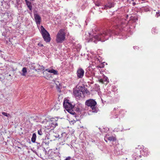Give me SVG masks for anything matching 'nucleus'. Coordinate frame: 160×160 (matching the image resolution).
<instances>
[{"label":"nucleus","mask_w":160,"mask_h":160,"mask_svg":"<svg viewBox=\"0 0 160 160\" xmlns=\"http://www.w3.org/2000/svg\"><path fill=\"white\" fill-rule=\"evenodd\" d=\"M44 120V122H47L48 123V125L46 126V127L48 129H53L56 126H58V123L56 122H52L53 120H51V121H48L47 119H45Z\"/></svg>","instance_id":"obj_8"},{"label":"nucleus","mask_w":160,"mask_h":160,"mask_svg":"<svg viewBox=\"0 0 160 160\" xmlns=\"http://www.w3.org/2000/svg\"><path fill=\"white\" fill-rule=\"evenodd\" d=\"M25 1L28 7L31 11V12H29V13L30 14H32V6L31 5V2L28 0H25Z\"/></svg>","instance_id":"obj_14"},{"label":"nucleus","mask_w":160,"mask_h":160,"mask_svg":"<svg viewBox=\"0 0 160 160\" xmlns=\"http://www.w3.org/2000/svg\"><path fill=\"white\" fill-rule=\"evenodd\" d=\"M46 78H47V79H50V78L48 77V76H47V77H45Z\"/></svg>","instance_id":"obj_43"},{"label":"nucleus","mask_w":160,"mask_h":160,"mask_svg":"<svg viewBox=\"0 0 160 160\" xmlns=\"http://www.w3.org/2000/svg\"><path fill=\"white\" fill-rule=\"evenodd\" d=\"M76 111L78 112H79L80 111V109L79 108H77L76 109Z\"/></svg>","instance_id":"obj_38"},{"label":"nucleus","mask_w":160,"mask_h":160,"mask_svg":"<svg viewBox=\"0 0 160 160\" xmlns=\"http://www.w3.org/2000/svg\"><path fill=\"white\" fill-rule=\"evenodd\" d=\"M99 11L100 12H102V11L101 10H99Z\"/></svg>","instance_id":"obj_47"},{"label":"nucleus","mask_w":160,"mask_h":160,"mask_svg":"<svg viewBox=\"0 0 160 160\" xmlns=\"http://www.w3.org/2000/svg\"><path fill=\"white\" fill-rule=\"evenodd\" d=\"M112 34H117L115 31L107 29L100 31L97 34L91 35L88 32L85 35V39L87 42H93L95 43L99 41L103 42L108 39Z\"/></svg>","instance_id":"obj_1"},{"label":"nucleus","mask_w":160,"mask_h":160,"mask_svg":"<svg viewBox=\"0 0 160 160\" xmlns=\"http://www.w3.org/2000/svg\"><path fill=\"white\" fill-rule=\"evenodd\" d=\"M71 158V157L69 156L67 157L64 160H70Z\"/></svg>","instance_id":"obj_36"},{"label":"nucleus","mask_w":160,"mask_h":160,"mask_svg":"<svg viewBox=\"0 0 160 160\" xmlns=\"http://www.w3.org/2000/svg\"><path fill=\"white\" fill-rule=\"evenodd\" d=\"M118 109V108H114V110L113 112H112V115H113V116L112 117V118H116L118 117V115L117 114H115V111Z\"/></svg>","instance_id":"obj_19"},{"label":"nucleus","mask_w":160,"mask_h":160,"mask_svg":"<svg viewBox=\"0 0 160 160\" xmlns=\"http://www.w3.org/2000/svg\"><path fill=\"white\" fill-rule=\"evenodd\" d=\"M2 113L4 116L7 117H8L9 116H10V114H9L7 113L4 112H2Z\"/></svg>","instance_id":"obj_30"},{"label":"nucleus","mask_w":160,"mask_h":160,"mask_svg":"<svg viewBox=\"0 0 160 160\" xmlns=\"http://www.w3.org/2000/svg\"><path fill=\"white\" fill-rule=\"evenodd\" d=\"M142 10L145 12H148L149 11V8L148 7H143L142 8Z\"/></svg>","instance_id":"obj_26"},{"label":"nucleus","mask_w":160,"mask_h":160,"mask_svg":"<svg viewBox=\"0 0 160 160\" xmlns=\"http://www.w3.org/2000/svg\"><path fill=\"white\" fill-rule=\"evenodd\" d=\"M55 84L56 85V88L58 92H60L61 91V90L62 88V86L61 84L58 82H56Z\"/></svg>","instance_id":"obj_17"},{"label":"nucleus","mask_w":160,"mask_h":160,"mask_svg":"<svg viewBox=\"0 0 160 160\" xmlns=\"http://www.w3.org/2000/svg\"><path fill=\"white\" fill-rule=\"evenodd\" d=\"M99 80L100 82L105 84H107L109 82L108 78L106 76H104L102 78H101Z\"/></svg>","instance_id":"obj_12"},{"label":"nucleus","mask_w":160,"mask_h":160,"mask_svg":"<svg viewBox=\"0 0 160 160\" xmlns=\"http://www.w3.org/2000/svg\"><path fill=\"white\" fill-rule=\"evenodd\" d=\"M49 70H50V69H46L45 70V71H44V72H43V73H44V74L45 73V71H48V72H49Z\"/></svg>","instance_id":"obj_37"},{"label":"nucleus","mask_w":160,"mask_h":160,"mask_svg":"<svg viewBox=\"0 0 160 160\" xmlns=\"http://www.w3.org/2000/svg\"><path fill=\"white\" fill-rule=\"evenodd\" d=\"M137 47H133V48L134 49H135V48H137Z\"/></svg>","instance_id":"obj_45"},{"label":"nucleus","mask_w":160,"mask_h":160,"mask_svg":"<svg viewBox=\"0 0 160 160\" xmlns=\"http://www.w3.org/2000/svg\"><path fill=\"white\" fill-rule=\"evenodd\" d=\"M133 160H142L140 159L142 157L141 155H138L136 154H133Z\"/></svg>","instance_id":"obj_15"},{"label":"nucleus","mask_w":160,"mask_h":160,"mask_svg":"<svg viewBox=\"0 0 160 160\" xmlns=\"http://www.w3.org/2000/svg\"><path fill=\"white\" fill-rule=\"evenodd\" d=\"M86 91V88L83 87L79 86L78 88L74 90L73 94L76 97H80L81 96L82 94H83Z\"/></svg>","instance_id":"obj_7"},{"label":"nucleus","mask_w":160,"mask_h":160,"mask_svg":"<svg viewBox=\"0 0 160 160\" xmlns=\"http://www.w3.org/2000/svg\"><path fill=\"white\" fill-rule=\"evenodd\" d=\"M130 2L132 3L133 6H134L136 4V3L134 2V0H131L130 1Z\"/></svg>","instance_id":"obj_32"},{"label":"nucleus","mask_w":160,"mask_h":160,"mask_svg":"<svg viewBox=\"0 0 160 160\" xmlns=\"http://www.w3.org/2000/svg\"><path fill=\"white\" fill-rule=\"evenodd\" d=\"M156 17H157V18H158V17L159 16H160V12L158 11V12H156Z\"/></svg>","instance_id":"obj_33"},{"label":"nucleus","mask_w":160,"mask_h":160,"mask_svg":"<svg viewBox=\"0 0 160 160\" xmlns=\"http://www.w3.org/2000/svg\"><path fill=\"white\" fill-rule=\"evenodd\" d=\"M2 74H0V81H2L3 80L2 79Z\"/></svg>","instance_id":"obj_34"},{"label":"nucleus","mask_w":160,"mask_h":160,"mask_svg":"<svg viewBox=\"0 0 160 160\" xmlns=\"http://www.w3.org/2000/svg\"><path fill=\"white\" fill-rule=\"evenodd\" d=\"M157 30L156 28H152V32L153 34H155L156 33H157Z\"/></svg>","instance_id":"obj_28"},{"label":"nucleus","mask_w":160,"mask_h":160,"mask_svg":"<svg viewBox=\"0 0 160 160\" xmlns=\"http://www.w3.org/2000/svg\"><path fill=\"white\" fill-rule=\"evenodd\" d=\"M37 148L38 149L41 147V145L40 143L36 142Z\"/></svg>","instance_id":"obj_31"},{"label":"nucleus","mask_w":160,"mask_h":160,"mask_svg":"<svg viewBox=\"0 0 160 160\" xmlns=\"http://www.w3.org/2000/svg\"><path fill=\"white\" fill-rule=\"evenodd\" d=\"M74 45L75 47L77 49L78 51L79 50L82 48V46L80 44H76L75 43Z\"/></svg>","instance_id":"obj_24"},{"label":"nucleus","mask_w":160,"mask_h":160,"mask_svg":"<svg viewBox=\"0 0 160 160\" xmlns=\"http://www.w3.org/2000/svg\"><path fill=\"white\" fill-rule=\"evenodd\" d=\"M49 72L51 73H52L54 75H57L58 74V71L56 70H55L53 69H50V70H49Z\"/></svg>","instance_id":"obj_22"},{"label":"nucleus","mask_w":160,"mask_h":160,"mask_svg":"<svg viewBox=\"0 0 160 160\" xmlns=\"http://www.w3.org/2000/svg\"><path fill=\"white\" fill-rule=\"evenodd\" d=\"M63 105L64 108L67 111L74 108V106L72 104L69 100L67 99L64 100Z\"/></svg>","instance_id":"obj_9"},{"label":"nucleus","mask_w":160,"mask_h":160,"mask_svg":"<svg viewBox=\"0 0 160 160\" xmlns=\"http://www.w3.org/2000/svg\"><path fill=\"white\" fill-rule=\"evenodd\" d=\"M33 152H34L37 155H38V154L37 153V152L36 151H33Z\"/></svg>","instance_id":"obj_42"},{"label":"nucleus","mask_w":160,"mask_h":160,"mask_svg":"<svg viewBox=\"0 0 160 160\" xmlns=\"http://www.w3.org/2000/svg\"><path fill=\"white\" fill-rule=\"evenodd\" d=\"M38 134L40 135H42L43 134V133L42 132V129H40L38 131Z\"/></svg>","instance_id":"obj_29"},{"label":"nucleus","mask_w":160,"mask_h":160,"mask_svg":"<svg viewBox=\"0 0 160 160\" xmlns=\"http://www.w3.org/2000/svg\"><path fill=\"white\" fill-rule=\"evenodd\" d=\"M40 32L46 42H49L50 41L51 38L50 34L42 26L40 27Z\"/></svg>","instance_id":"obj_5"},{"label":"nucleus","mask_w":160,"mask_h":160,"mask_svg":"<svg viewBox=\"0 0 160 160\" xmlns=\"http://www.w3.org/2000/svg\"><path fill=\"white\" fill-rule=\"evenodd\" d=\"M128 0V2H129V0Z\"/></svg>","instance_id":"obj_49"},{"label":"nucleus","mask_w":160,"mask_h":160,"mask_svg":"<svg viewBox=\"0 0 160 160\" xmlns=\"http://www.w3.org/2000/svg\"><path fill=\"white\" fill-rule=\"evenodd\" d=\"M102 4L99 2H95V5L96 6L99 7L102 6Z\"/></svg>","instance_id":"obj_27"},{"label":"nucleus","mask_w":160,"mask_h":160,"mask_svg":"<svg viewBox=\"0 0 160 160\" xmlns=\"http://www.w3.org/2000/svg\"><path fill=\"white\" fill-rule=\"evenodd\" d=\"M36 138V134L35 133H33L31 138V141L32 142H35Z\"/></svg>","instance_id":"obj_21"},{"label":"nucleus","mask_w":160,"mask_h":160,"mask_svg":"<svg viewBox=\"0 0 160 160\" xmlns=\"http://www.w3.org/2000/svg\"><path fill=\"white\" fill-rule=\"evenodd\" d=\"M138 18H137L134 17H131L130 19V21L128 22H127L125 18L124 19L123 18H121V19H120L118 18H115V20H114V19L112 20L114 21L115 23L117 24L118 26L119 25L120 28H122V29L123 30L124 28L126 26V24L130 23L131 21L132 20L133 22H135L138 20Z\"/></svg>","instance_id":"obj_2"},{"label":"nucleus","mask_w":160,"mask_h":160,"mask_svg":"<svg viewBox=\"0 0 160 160\" xmlns=\"http://www.w3.org/2000/svg\"><path fill=\"white\" fill-rule=\"evenodd\" d=\"M72 109H70L68 110L67 111L69 113L72 115H73L74 117H75L77 120H78V119L77 118V117H78V116L76 115V113L73 111L72 110Z\"/></svg>","instance_id":"obj_16"},{"label":"nucleus","mask_w":160,"mask_h":160,"mask_svg":"<svg viewBox=\"0 0 160 160\" xmlns=\"http://www.w3.org/2000/svg\"><path fill=\"white\" fill-rule=\"evenodd\" d=\"M38 45L40 46H41V47H42L43 46V45L42 44H41V43H39L38 44Z\"/></svg>","instance_id":"obj_39"},{"label":"nucleus","mask_w":160,"mask_h":160,"mask_svg":"<svg viewBox=\"0 0 160 160\" xmlns=\"http://www.w3.org/2000/svg\"><path fill=\"white\" fill-rule=\"evenodd\" d=\"M22 73L21 74V75L23 76H25L27 72V68L25 67L23 68L22 70Z\"/></svg>","instance_id":"obj_23"},{"label":"nucleus","mask_w":160,"mask_h":160,"mask_svg":"<svg viewBox=\"0 0 160 160\" xmlns=\"http://www.w3.org/2000/svg\"><path fill=\"white\" fill-rule=\"evenodd\" d=\"M84 72V70L81 68H79L77 71V77L79 78H82L83 76Z\"/></svg>","instance_id":"obj_10"},{"label":"nucleus","mask_w":160,"mask_h":160,"mask_svg":"<svg viewBox=\"0 0 160 160\" xmlns=\"http://www.w3.org/2000/svg\"><path fill=\"white\" fill-rule=\"evenodd\" d=\"M107 138L108 140L110 141H114L116 140V138L113 136L109 137H108Z\"/></svg>","instance_id":"obj_25"},{"label":"nucleus","mask_w":160,"mask_h":160,"mask_svg":"<svg viewBox=\"0 0 160 160\" xmlns=\"http://www.w3.org/2000/svg\"><path fill=\"white\" fill-rule=\"evenodd\" d=\"M30 1H34L35 0H30Z\"/></svg>","instance_id":"obj_46"},{"label":"nucleus","mask_w":160,"mask_h":160,"mask_svg":"<svg viewBox=\"0 0 160 160\" xmlns=\"http://www.w3.org/2000/svg\"><path fill=\"white\" fill-rule=\"evenodd\" d=\"M2 19L0 21L3 23V25H6L9 22H12V17L10 12H6L2 13L1 15Z\"/></svg>","instance_id":"obj_3"},{"label":"nucleus","mask_w":160,"mask_h":160,"mask_svg":"<svg viewBox=\"0 0 160 160\" xmlns=\"http://www.w3.org/2000/svg\"><path fill=\"white\" fill-rule=\"evenodd\" d=\"M34 69L36 71L39 72L40 70L43 71L44 69V67L43 66H40L39 65H38V67L37 69H35L34 68Z\"/></svg>","instance_id":"obj_20"},{"label":"nucleus","mask_w":160,"mask_h":160,"mask_svg":"<svg viewBox=\"0 0 160 160\" xmlns=\"http://www.w3.org/2000/svg\"><path fill=\"white\" fill-rule=\"evenodd\" d=\"M21 0H16V2L18 4H20L21 3Z\"/></svg>","instance_id":"obj_35"},{"label":"nucleus","mask_w":160,"mask_h":160,"mask_svg":"<svg viewBox=\"0 0 160 160\" xmlns=\"http://www.w3.org/2000/svg\"><path fill=\"white\" fill-rule=\"evenodd\" d=\"M96 101L93 99H89L86 100L85 102V104L88 107H90L92 109V112L94 113L97 112V111L96 109Z\"/></svg>","instance_id":"obj_6"},{"label":"nucleus","mask_w":160,"mask_h":160,"mask_svg":"<svg viewBox=\"0 0 160 160\" xmlns=\"http://www.w3.org/2000/svg\"><path fill=\"white\" fill-rule=\"evenodd\" d=\"M65 134L66 135V134L65 133H63L62 134V135Z\"/></svg>","instance_id":"obj_44"},{"label":"nucleus","mask_w":160,"mask_h":160,"mask_svg":"<svg viewBox=\"0 0 160 160\" xmlns=\"http://www.w3.org/2000/svg\"><path fill=\"white\" fill-rule=\"evenodd\" d=\"M122 33H124V32H122Z\"/></svg>","instance_id":"obj_48"},{"label":"nucleus","mask_w":160,"mask_h":160,"mask_svg":"<svg viewBox=\"0 0 160 160\" xmlns=\"http://www.w3.org/2000/svg\"><path fill=\"white\" fill-rule=\"evenodd\" d=\"M34 19L37 24L39 25L41 21V17L38 14L34 13Z\"/></svg>","instance_id":"obj_11"},{"label":"nucleus","mask_w":160,"mask_h":160,"mask_svg":"<svg viewBox=\"0 0 160 160\" xmlns=\"http://www.w3.org/2000/svg\"><path fill=\"white\" fill-rule=\"evenodd\" d=\"M43 144H45L46 145H47L48 146V144H49V142H43Z\"/></svg>","instance_id":"obj_40"},{"label":"nucleus","mask_w":160,"mask_h":160,"mask_svg":"<svg viewBox=\"0 0 160 160\" xmlns=\"http://www.w3.org/2000/svg\"><path fill=\"white\" fill-rule=\"evenodd\" d=\"M123 112H124V111L123 110H121L119 111V113L121 114Z\"/></svg>","instance_id":"obj_41"},{"label":"nucleus","mask_w":160,"mask_h":160,"mask_svg":"<svg viewBox=\"0 0 160 160\" xmlns=\"http://www.w3.org/2000/svg\"><path fill=\"white\" fill-rule=\"evenodd\" d=\"M114 2H109L105 5L104 7L102 8V9H104L105 8L107 9L108 8H111L114 7Z\"/></svg>","instance_id":"obj_13"},{"label":"nucleus","mask_w":160,"mask_h":160,"mask_svg":"<svg viewBox=\"0 0 160 160\" xmlns=\"http://www.w3.org/2000/svg\"><path fill=\"white\" fill-rule=\"evenodd\" d=\"M66 34L64 30L60 29L56 35V42L57 43H62L65 40Z\"/></svg>","instance_id":"obj_4"},{"label":"nucleus","mask_w":160,"mask_h":160,"mask_svg":"<svg viewBox=\"0 0 160 160\" xmlns=\"http://www.w3.org/2000/svg\"><path fill=\"white\" fill-rule=\"evenodd\" d=\"M85 75L87 77L90 78V80H91L93 79V78L92 77L91 72L90 71L87 70L85 73Z\"/></svg>","instance_id":"obj_18"}]
</instances>
